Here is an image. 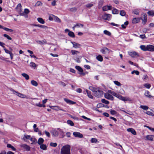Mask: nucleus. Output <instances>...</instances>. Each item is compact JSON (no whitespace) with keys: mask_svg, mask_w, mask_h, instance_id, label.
<instances>
[{"mask_svg":"<svg viewBox=\"0 0 154 154\" xmlns=\"http://www.w3.org/2000/svg\"><path fill=\"white\" fill-rule=\"evenodd\" d=\"M101 102L103 103L106 104H108L109 103V102L108 101L104 99H103L101 100Z\"/></svg>","mask_w":154,"mask_h":154,"instance_id":"obj_41","label":"nucleus"},{"mask_svg":"<svg viewBox=\"0 0 154 154\" xmlns=\"http://www.w3.org/2000/svg\"><path fill=\"white\" fill-rule=\"evenodd\" d=\"M40 145V147L41 149L44 150H46L47 149V146L46 145L44 144H41Z\"/></svg>","mask_w":154,"mask_h":154,"instance_id":"obj_31","label":"nucleus"},{"mask_svg":"<svg viewBox=\"0 0 154 154\" xmlns=\"http://www.w3.org/2000/svg\"><path fill=\"white\" fill-rule=\"evenodd\" d=\"M30 66L33 67H35L36 66V64L33 62H31L30 63Z\"/></svg>","mask_w":154,"mask_h":154,"instance_id":"obj_54","label":"nucleus"},{"mask_svg":"<svg viewBox=\"0 0 154 154\" xmlns=\"http://www.w3.org/2000/svg\"><path fill=\"white\" fill-rule=\"evenodd\" d=\"M127 130L128 131L131 132L134 135H136V132L135 130L133 128H128L127 129Z\"/></svg>","mask_w":154,"mask_h":154,"instance_id":"obj_18","label":"nucleus"},{"mask_svg":"<svg viewBox=\"0 0 154 154\" xmlns=\"http://www.w3.org/2000/svg\"><path fill=\"white\" fill-rule=\"evenodd\" d=\"M97 59L100 62L102 61L103 60V58L100 55H99L97 57Z\"/></svg>","mask_w":154,"mask_h":154,"instance_id":"obj_35","label":"nucleus"},{"mask_svg":"<svg viewBox=\"0 0 154 154\" xmlns=\"http://www.w3.org/2000/svg\"><path fill=\"white\" fill-rule=\"evenodd\" d=\"M133 13L134 14L138 15L139 13V11L138 10L135 9L133 11Z\"/></svg>","mask_w":154,"mask_h":154,"instance_id":"obj_49","label":"nucleus"},{"mask_svg":"<svg viewBox=\"0 0 154 154\" xmlns=\"http://www.w3.org/2000/svg\"><path fill=\"white\" fill-rule=\"evenodd\" d=\"M1 28L3 29L6 31L9 32H13V30L12 29H9L6 27H4L2 26H1Z\"/></svg>","mask_w":154,"mask_h":154,"instance_id":"obj_25","label":"nucleus"},{"mask_svg":"<svg viewBox=\"0 0 154 154\" xmlns=\"http://www.w3.org/2000/svg\"><path fill=\"white\" fill-rule=\"evenodd\" d=\"M51 133L52 136L54 137H58L59 134L62 138L63 137L65 136L64 132L60 128H57V130H52L51 131Z\"/></svg>","mask_w":154,"mask_h":154,"instance_id":"obj_1","label":"nucleus"},{"mask_svg":"<svg viewBox=\"0 0 154 154\" xmlns=\"http://www.w3.org/2000/svg\"><path fill=\"white\" fill-rule=\"evenodd\" d=\"M73 135L75 137L82 138L83 137V135L80 133L78 132H75L73 133Z\"/></svg>","mask_w":154,"mask_h":154,"instance_id":"obj_9","label":"nucleus"},{"mask_svg":"<svg viewBox=\"0 0 154 154\" xmlns=\"http://www.w3.org/2000/svg\"><path fill=\"white\" fill-rule=\"evenodd\" d=\"M45 133L46 135L48 137H50V133L47 131H45Z\"/></svg>","mask_w":154,"mask_h":154,"instance_id":"obj_61","label":"nucleus"},{"mask_svg":"<svg viewBox=\"0 0 154 154\" xmlns=\"http://www.w3.org/2000/svg\"><path fill=\"white\" fill-rule=\"evenodd\" d=\"M67 122L68 124L70 125L71 126H73L74 125L73 122L70 120H68Z\"/></svg>","mask_w":154,"mask_h":154,"instance_id":"obj_45","label":"nucleus"},{"mask_svg":"<svg viewBox=\"0 0 154 154\" xmlns=\"http://www.w3.org/2000/svg\"><path fill=\"white\" fill-rule=\"evenodd\" d=\"M112 13L113 14H116L118 13V11L116 8L113 9L112 11Z\"/></svg>","mask_w":154,"mask_h":154,"instance_id":"obj_39","label":"nucleus"},{"mask_svg":"<svg viewBox=\"0 0 154 154\" xmlns=\"http://www.w3.org/2000/svg\"><path fill=\"white\" fill-rule=\"evenodd\" d=\"M146 114L150 116H154V114L152 112L150 111H147L146 113Z\"/></svg>","mask_w":154,"mask_h":154,"instance_id":"obj_59","label":"nucleus"},{"mask_svg":"<svg viewBox=\"0 0 154 154\" xmlns=\"http://www.w3.org/2000/svg\"><path fill=\"white\" fill-rule=\"evenodd\" d=\"M153 137H154V135H148L146 136V138L148 140L153 141Z\"/></svg>","mask_w":154,"mask_h":154,"instance_id":"obj_21","label":"nucleus"},{"mask_svg":"<svg viewBox=\"0 0 154 154\" xmlns=\"http://www.w3.org/2000/svg\"><path fill=\"white\" fill-rule=\"evenodd\" d=\"M35 41L37 43L40 45H43L46 43V41L45 39L41 41L38 40V39H37L35 40Z\"/></svg>","mask_w":154,"mask_h":154,"instance_id":"obj_15","label":"nucleus"},{"mask_svg":"<svg viewBox=\"0 0 154 154\" xmlns=\"http://www.w3.org/2000/svg\"><path fill=\"white\" fill-rule=\"evenodd\" d=\"M104 97L106 99L112 100L114 99L113 97L109 93H105L104 94Z\"/></svg>","mask_w":154,"mask_h":154,"instance_id":"obj_10","label":"nucleus"},{"mask_svg":"<svg viewBox=\"0 0 154 154\" xmlns=\"http://www.w3.org/2000/svg\"><path fill=\"white\" fill-rule=\"evenodd\" d=\"M54 17V20L56 22L60 23L61 22V20L57 17L53 15Z\"/></svg>","mask_w":154,"mask_h":154,"instance_id":"obj_22","label":"nucleus"},{"mask_svg":"<svg viewBox=\"0 0 154 154\" xmlns=\"http://www.w3.org/2000/svg\"><path fill=\"white\" fill-rule=\"evenodd\" d=\"M110 113L112 115H115L117 113V112L114 110H110Z\"/></svg>","mask_w":154,"mask_h":154,"instance_id":"obj_60","label":"nucleus"},{"mask_svg":"<svg viewBox=\"0 0 154 154\" xmlns=\"http://www.w3.org/2000/svg\"><path fill=\"white\" fill-rule=\"evenodd\" d=\"M50 145L51 146L55 147L57 146V143H56L51 142L50 143Z\"/></svg>","mask_w":154,"mask_h":154,"instance_id":"obj_55","label":"nucleus"},{"mask_svg":"<svg viewBox=\"0 0 154 154\" xmlns=\"http://www.w3.org/2000/svg\"><path fill=\"white\" fill-rule=\"evenodd\" d=\"M32 142V143H36V139L35 138H30V139H29Z\"/></svg>","mask_w":154,"mask_h":154,"instance_id":"obj_58","label":"nucleus"},{"mask_svg":"<svg viewBox=\"0 0 154 154\" xmlns=\"http://www.w3.org/2000/svg\"><path fill=\"white\" fill-rule=\"evenodd\" d=\"M31 137V136L29 135L25 134L23 138V140L25 141L26 139H29Z\"/></svg>","mask_w":154,"mask_h":154,"instance_id":"obj_27","label":"nucleus"},{"mask_svg":"<svg viewBox=\"0 0 154 154\" xmlns=\"http://www.w3.org/2000/svg\"><path fill=\"white\" fill-rule=\"evenodd\" d=\"M83 25L82 24L80 23H77L74 26L72 27L73 30L76 27L79 28L80 27H83Z\"/></svg>","mask_w":154,"mask_h":154,"instance_id":"obj_23","label":"nucleus"},{"mask_svg":"<svg viewBox=\"0 0 154 154\" xmlns=\"http://www.w3.org/2000/svg\"><path fill=\"white\" fill-rule=\"evenodd\" d=\"M22 6L21 4H19L17 7V8L18 11H21Z\"/></svg>","mask_w":154,"mask_h":154,"instance_id":"obj_43","label":"nucleus"},{"mask_svg":"<svg viewBox=\"0 0 154 154\" xmlns=\"http://www.w3.org/2000/svg\"><path fill=\"white\" fill-rule=\"evenodd\" d=\"M75 69L81 72L82 74L85 75V74L83 73V70L82 69L80 66H77L75 67Z\"/></svg>","mask_w":154,"mask_h":154,"instance_id":"obj_19","label":"nucleus"},{"mask_svg":"<svg viewBox=\"0 0 154 154\" xmlns=\"http://www.w3.org/2000/svg\"><path fill=\"white\" fill-rule=\"evenodd\" d=\"M10 90L13 92L14 94H16L17 96L20 97L22 98H25L26 97L25 95L16 91L12 88H11Z\"/></svg>","mask_w":154,"mask_h":154,"instance_id":"obj_4","label":"nucleus"},{"mask_svg":"<svg viewBox=\"0 0 154 154\" xmlns=\"http://www.w3.org/2000/svg\"><path fill=\"white\" fill-rule=\"evenodd\" d=\"M31 83L33 85L35 86H37L38 85V83L37 82L34 80H32L31 81Z\"/></svg>","mask_w":154,"mask_h":154,"instance_id":"obj_34","label":"nucleus"},{"mask_svg":"<svg viewBox=\"0 0 154 154\" xmlns=\"http://www.w3.org/2000/svg\"><path fill=\"white\" fill-rule=\"evenodd\" d=\"M60 154H71L70 146L67 145L63 146L61 149Z\"/></svg>","mask_w":154,"mask_h":154,"instance_id":"obj_2","label":"nucleus"},{"mask_svg":"<svg viewBox=\"0 0 154 154\" xmlns=\"http://www.w3.org/2000/svg\"><path fill=\"white\" fill-rule=\"evenodd\" d=\"M44 141V139L42 138H40L38 141V144L40 145L43 143Z\"/></svg>","mask_w":154,"mask_h":154,"instance_id":"obj_30","label":"nucleus"},{"mask_svg":"<svg viewBox=\"0 0 154 154\" xmlns=\"http://www.w3.org/2000/svg\"><path fill=\"white\" fill-rule=\"evenodd\" d=\"M7 147L8 148H11L13 150L15 151L16 150V149L13 146H12L10 144H8L7 145Z\"/></svg>","mask_w":154,"mask_h":154,"instance_id":"obj_36","label":"nucleus"},{"mask_svg":"<svg viewBox=\"0 0 154 154\" xmlns=\"http://www.w3.org/2000/svg\"><path fill=\"white\" fill-rule=\"evenodd\" d=\"M22 75L24 78H25L26 80H28L29 79V76L27 74L23 73L22 74Z\"/></svg>","mask_w":154,"mask_h":154,"instance_id":"obj_33","label":"nucleus"},{"mask_svg":"<svg viewBox=\"0 0 154 154\" xmlns=\"http://www.w3.org/2000/svg\"><path fill=\"white\" fill-rule=\"evenodd\" d=\"M111 17L112 15L111 14H106V13H105L102 16V17L103 19L108 20H110Z\"/></svg>","mask_w":154,"mask_h":154,"instance_id":"obj_6","label":"nucleus"},{"mask_svg":"<svg viewBox=\"0 0 154 154\" xmlns=\"http://www.w3.org/2000/svg\"><path fill=\"white\" fill-rule=\"evenodd\" d=\"M128 54L132 57H134L136 56L137 57L139 56L138 54L134 51L129 52Z\"/></svg>","mask_w":154,"mask_h":154,"instance_id":"obj_12","label":"nucleus"},{"mask_svg":"<svg viewBox=\"0 0 154 154\" xmlns=\"http://www.w3.org/2000/svg\"><path fill=\"white\" fill-rule=\"evenodd\" d=\"M114 83L116 85L119 86H120L121 85V84L118 81H114Z\"/></svg>","mask_w":154,"mask_h":154,"instance_id":"obj_48","label":"nucleus"},{"mask_svg":"<svg viewBox=\"0 0 154 154\" xmlns=\"http://www.w3.org/2000/svg\"><path fill=\"white\" fill-rule=\"evenodd\" d=\"M20 147L26 149L27 151H29L30 150V147L26 144H20Z\"/></svg>","mask_w":154,"mask_h":154,"instance_id":"obj_13","label":"nucleus"},{"mask_svg":"<svg viewBox=\"0 0 154 154\" xmlns=\"http://www.w3.org/2000/svg\"><path fill=\"white\" fill-rule=\"evenodd\" d=\"M104 33L105 34L108 35L109 36H110L111 35V33L110 32L106 30H105L104 31Z\"/></svg>","mask_w":154,"mask_h":154,"instance_id":"obj_47","label":"nucleus"},{"mask_svg":"<svg viewBox=\"0 0 154 154\" xmlns=\"http://www.w3.org/2000/svg\"><path fill=\"white\" fill-rule=\"evenodd\" d=\"M34 26H37L39 27H41L43 29H46L47 28V27L44 26L40 24H35Z\"/></svg>","mask_w":154,"mask_h":154,"instance_id":"obj_29","label":"nucleus"},{"mask_svg":"<svg viewBox=\"0 0 154 154\" xmlns=\"http://www.w3.org/2000/svg\"><path fill=\"white\" fill-rule=\"evenodd\" d=\"M140 48L143 51H147V46H146L144 45H141L140 46Z\"/></svg>","mask_w":154,"mask_h":154,"instance_id":"obj_32","label":"nucleus"},{"mask_svg":"<svg viewBox=\"0 0 154 154\" xmlns=\"http://www.w3.org/2000/svg\"><path fill=\"white\" fill-rule=\"evenodd\" d=\"M64 100L67 103L69 104H73L76 103V102L67 98H64Z\"/></svg>","mask_w":154,"mask_h":154,"instance_id":"obj_14","label":"nucleus"},{"mask_svg":"<svg viewBox=\"0 0 154 154\" xmlns=\"http://www.w3.org/2000/svg\"><path fill=\"white\" fill-rule=\"evenodd\" d=\"M24 12L25 14H27L29 12V10L27 8L24 9Z\"/></svg>","mask_w":154,"mask_h":154,"instance_id":"obj_62","label":"nucleus"},{"mask_svg":"<svg viewBox=\"0 0 154 154\" xmlns=\"http://www.w3.org/2000/svg\"><path fill=\"white\" fill-rule=\"evenodd\" d=\"M140 18H134L132 20V22L133 23H136L140 21Z\"/></svg>","mask_w":154,"mask_h":154,"instance_id":"obj_24","label":"nucleus"},{"mask_svg":"<svg viewBox=\"0 0 154 154\" xmlns=\"http://www.w3.org/2000/svg\"><path fill=\"white\" fill-rule=\"evenodd\" d=\"M86 91L87 94V95L88 97L91 99L93 98L94 97L91 94V92L90 91L87 90H86Z\"/></svg>","mask_w":154,"mask_h":154,"instance_id":"obj_20","label":"nucleus"},{"mask_svg":"<svg viewBox=\"0 0 154 154\" xmlns=\"http://www.w3.org/2000/svg\"><path fill=\"white\" fill-rule=\"evenodd\" d=\"M140 107L141 108L145 110H147L149 108L147 106H146L141 105L140 106Z\"/></svg>","mask_w":154,"mask_h":154,"instance_id":"obj_40","label":"nucleus"},{"mask_svg":"<svg viewBox=\"0 0 154 154\" xmlns=\"http://www.w3.org/2000/svg\"><path fill=\"white\" fill-rule=\"evenodd\" d=\"M38 21L40 23L43 24L45 23V22L44 20L41 17H38L37 19Z\"/></svg>","mask_w":154,"mask_h":154,"instance_id":"obj_28","label":"nucleus"},{"mask_svg":"<svg viewBox=\"0 0 154 154\" xmlns=\"http://www.w3.org/2000/svg\"><path fill=\"white\" fill-rule=\"evenodd\" d=\"M147 16L146 14H143V18H140V19L142 20V23L143 24H145L147 20Z\"/></svg>","mask_w":154,"mask_h":154,"instance_id":"obj_11","label":"nucleus"},{"mask_svg":"<svg viewBox=\"0 0 154 154\" xmlns=\"http://www.w3.org/2000/svg\"><path fill=\"white\" fill-rule=\"evenodd\" d=\"M144 86L146 88L149 89L151 87V85L149 84L146 83L144 85Z\"/></svg>","mask_w":154,"mask_h":154,"instance_id":"obj_51","label":"nucleus"},{"mask_svg":"<svg viewBox=\"0 0 154 154\" xmlns=\"http://www.w3.org/2000/svg\"><path fill=\"white\" fill-rule=\"evenodd\" d=\"M149 16H153L154 12L153 11H150L147 12Z\"/></svg>","mask_w":154,"mask_h":154,"instance_id":"obj_50","label":"nucleus"},{"mask_svg":"<svg viewBox=\"0 0 154 154\" xmlns=\"http://www.w3.org/2000/svg\"><path fill=\"white\" fill-rule=\"evenodd\" d=\"M103 115L107 117H108L109 116V114L107 112H104L103 113Z\"/></svg>","mask_w":154,"mask_h":154,"instance_id":"obj_64","label":"nucleus"},{"mask_svg":"<svg viewBox=\"0 0 154 154\" xmlns=\"http://www.w3.org/2000/svg\"><path fill=\"white\" fill-rule=\"evenodd\" d=\"M126 14L125 11L123 10L121 11L120 13V14L122 16H125Z\"/></svg>","mask_w":154,"mask_h":154,"instance_id":"obj_52","label":"nucleus"},{"mask_svg":"<svg viewBox=\"0 0 154 154\" xmlns=\"http://www.w3.org/2000/svg\"><path fill=\"white\" fill-rule=\"evenodd\" d=\"M65 32L66 33H68V35L71 38H74L75 36V34L73 32L70 31L69 29H66L65 30Z\"/></svg>","mask_w":154,"mask_h":154,"instance_id":"obj_5","label":"nucleus"},{"mask_svg":"<svg viewBox=\"0 0 154 154\" xmlns=\"http://www.w3.org/2000/svg\"><path fill=\"white\" fill-rule=\"evenodd\" d=\"M59 84L63 87H65L66 85V84L63 82H59Z\"/></svg>","mask_w":154,"mask_h":154,"instance_id":"obj_63","label":"nucleus"},{"mask_svg":"<svg viewBox=\"0 0 154 154\" xmlns=\"http://www.w3.org/2000/svg\"><path fill=\"white\" fill-rule=\"evenodd\" d=\"M100 51L103 54H106L109 53L110 50L106 47H104L100 50Z\"/></svg>","mask_w":154,"mask_h":154,"instance_id":"obj_8","label":"nucleus"},{"mask_svg":"<svg viewBox=\"0 0 154 154\" xmlns=\"http://www.w3.org/2000/svg\"><path fill=\"white\" fill-rule=\"evenodd\" d=\"M112 7L110 6H105L103 7L102 10L103 11H107L108 10L112 9Z\"/></svg>","mask_w":154,"mask_h":154,"instance_id":"obj_17","label":"nucleus"},{"mask_svg":"<svg viewBox=\"0 0 154 154\" xmlns=\"http://www.w3.org/2000/svg\"><path fill=\"white\" fill-rule=\"evenodd\" d=\"M93 5V4L92 3H90L89 4L85 5L86 7L87 8H90Z\"/></svg>","mask_w":154,"mask_h":154,"instance_id":"obj_56","label":"nucleus"},{"mask_svg":"<svg viewBox=\"0 0 154 154\" xmlns=\"http://www.w3.org/2000/svg\"><path fill=\"white\" fill-rule=\"evenodd\" d=\"M150 93L148 91H146L145 93V95L146 97L149 98H152L153 97L149 94Z\"/></svg>","mask_w":154,"mask_h":154,"instance_id":"obj_26","label":"nucleus"},{"mask_svg":"<svg viewBox=\"0 0 154 154\" xmlns=\"http://www.w3.org/2000/svg\"><path fill=\"white\" fill-rule=\"evenodd\" d=\"M71 52L72 55H74L75 54H79V51L74 50H71Z\"/></svg>","mask_w":154,"mask_h":154,"instance_id":"obj_44","label":"nucleus"},{"mask_svg":"<svg viewBox=\"0 0 154 154\" xmlns=\"http://www.w3.org/2000/svg\"><path fill=\"white\" fill-rule=\"evenodd\" d=\"M89 88L90 90L93 92L94 93L95 92V91L97 89L92 87H90Z\"/></svg>","mask_w":154,"mask_h":154,"instance_id":"obj_42","label":"nucleus"},{"mask_svg":"<svg viewBox=\"0 0 154 154\" xmlns=\"http://www.w3.org/2000/svg\"><path fill=\"white\" fill-rule=\"evenodd\" d=\"M72 44L73 45V46L75 48H77L79 47V46H80V45L76 43L75 42H72Z\"/></svg>","mask_w":154,"mask_h":154,"instance_id":"obj_37","label":"nucleus"},{"mask_svg":"<svg viewBox=\"0 0 154 154\" xmlns=\"http://www.w3.org/2000/svg\"><path fill=\"white\" fill-rule=\"evenodd\" d=\"M69 10L71 12H75L77 10V8H76L74 7L71 8H69Z\"/></svg>","mask_w":154,"mask_h":154,"instance_id":"obj_46","label":"nucleus"},{"mask_svg":"<svg viewBox=\"0 0 154 154\" xmlns=\"http://www.w3.org/2000/svg\"><path fill=\"white\" fill-rule=\"evenodd\" d=\"M103 92L99 89H97L94 93V95L98 98L101 97L103 95Z\"/></svg>","mask_w":154,"mask_h":154,"instance_id":"obj_3","label":"nucleus"},{"mask_svg":"<svg viewBox=\"0 0 154 154\" xmlns=\"http://www.w3.org/2000/svg\"><path fill=\"white\" fill-rule=\"evenodd\" d=\"M42 5V3L40 1H38L35 5V7L41 6Z\"/></svg>","mask_w":154,"mask_h":154,"instance_id":"obj_38","label":"nucleus"},{"mask_svg":"<svg viewBox=\"0 0 154 154\" xmlns=\"http://www.w3.org/2000/svg\"><path fill=\"white\" fill-rule=\"evenodd\" d=\"M134 73H135L136 75H138L139 74V72L137 70H134L131 72V74H132Z\"/></svg>","mask_w":154,"mask_h":154,"instance_id":"obj_53","label":"nucleus"},{"mask_svg":"<svg viewBox=\"0 0 154 154\" xmlns=\"http://www.w3.org/2000/svg\"><path fill=\"white\" fill-rule=\"evenodd\" d=\"M117 97L119 99L125 101H129L130 100V99L129 97H122V95L119 94H118Z\"/></svg>","mask_w":154,"mask_h":154,"instance_id":"obj_7","label":"nucleus"},{"mask_svg":"<svg viewBox=\"0 0 154 154\" xmlns=\"http://www.w3.org/2000/svg\"><path fill=\"white\" fill-rule=\"evenodd\" d=\"M97 141V140L95 138H92L91 139V142L92 143H96Z\"/></svg>","mask_w":154,"mask_h":154,"instance_id":"obj_57","label":"nucleus"},{"mask_svg":"<svg viewBox=\"0 0 154 154\" xmlns=\"http://www.w3.org/2000/svg\"><path fill=\"white\" fill-rule=\"evenodd\" d=\"M147 51H154V46L151 45H148L147 46Z\"/></svg>","mask_w":154,"mask_h":154,"instance_id":"obj_16","label":"nucleus"}]
</instances>
